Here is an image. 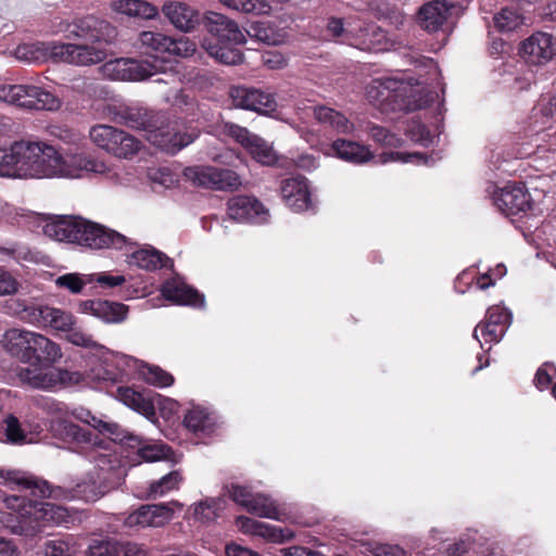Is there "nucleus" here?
<instances>
[{"instance_id":"7","label":"nucleus","mask_w":556,"mask_h":556,"mask_svg":"<svg viewBox=\"0 0 556 556\" xmlns=\"http://www.w3.org/2000/svg\"><path fill=\"white\" fill-rule=\"evenodd\" d=\"M326 30L338 42L346 43L362 51L379 52L388 49L387 37L383 30L376 26L344 24L342 18L330 17Z\"/></svg>"},{"instance_id":"17","label":"nucleus","mask_w":556,"mask_h":556,"mask_svg":"<svg viewBox=\"0 0 556 556\" xmlns=\"http://www.w3.org/2000/svg\"><path fill=\"white\" fill-rule=\"evenodd\" d=\"M0 484L11 490L27 491L39 497L51 496L52 493L47 481L18 469L0 468Z\"/></svg>"},{"instance_id":"26","label":"nucleus","mask_w":556,"mask_h":556,"mask_svg":"<svg viewBox=\"0 0 556 556\" xmlns=\"http://www.w3.org/2000/svg\"><path fill=\"white\" fill-rule=\"evenodd\" d=\"M70 33L86 41L100 42L109 41L114 36L115 29L110 23L88 15L74 23Z\"/></svg>"},{"instance_id":"10","label":"nucleus","mask_w":556,"mask_h":556,"mask_svg":"<svg viewBox=\"0 0 556 556\" xmlns=\"http://www.w3.org/2000/svg\"><path fill=\"white\" fill-rule=\"evenodd\" d=\"M89 137L98 148L121 159L131 157L140 150L141 146V142L134 136L110 125L91 127Z\"/></svg>"},{"instance_id":"25","label":"nucleus","mask_w":556,"mask_h":556,"mask_svg":"<svg viewBox=\"0 0 556 556\" xmlns=\"http://www.w3.org/2000/svg\"><path fill=\"white\" fill-rule=\"evenodd\" d=\"M127 306L104 300H86L78 305V312L89 314L106 324H119L126 319Z\"/></svg>"},{"instance_id":"16","label":"nucleus","mask_w":556,"mask_h":556,"mask_svg":"<svg viewBox=\"0 0 556 556\" xmlns=\"http://www.w3.org/2000/svg\"><path fill=\"white\" fill-rule=\"evenodd\" d=\"M520 55L532 65H545L556 55V38L545 31H535L520 46Z\"/></svg>"},{"instance_id":"24","label":"nucleus","mask_w":556,"mask_h":556,"mask_svg":"<svg viewBox=\"0 0 556 556\" xmlns=\"http://www.w3.org/2000/svg\"><path fill=\"white\" fill-rule=\"evenodd\" d=\"M281 195L286 205L294 212L313 207L308 182L305 177L298 176L285 179L281 184Z\"/></svg>"},{"instance_id":"48","label":"nucleus","mask_w":556,"mask_h":556,"mask_svg":"<svg viewBox=\"0 0 556 556\" xmlns=\"http://www.w3.org/2000/svg\"><path fill=\"white\" fill-rule=\"evenodd\" d=\"M108 492V488L94 479L85 480L76 484L74 496L85 502H94Z\"/></svg>"},{"instance_id":"53","label":"nucleus","mask_w":556,"mask_h":556,"mask_svg":"<svg viewBox=\"0 0 556 556\" xmlns=\"http://www.w3.org/2000/svg\"><path fill=\"white\" fill-rule=\"evenodd\" d=\"M66 333V340L73 345L89 349L99 355H102L105 351L103 345L94 341L92 336L83 331L80 328L72 326V329L67 330Z\"/></svg>"},{"instance_id":"36","label":"nucleus","mask_w":556,"mask_h":556,"mask_svg":"<svg viewBox=\"0 0 556 556\" xmlns=\"http://www.w3.org/2000/svg\"><path fill=\"white\" fill-rule=\"evenodd\" d=\"M111 9L128 17L152 20L157 15V8L146 0H114Z\"/></svg>"},{"instance_id":"20","label":"nucleus","mask_w":556,"mask_h":556,"mask_svg":"<svg viewBox=\"0 0 556 556\" xmlns=\"http://www.w3.org/2000/svg\"><path fill=\"white\" fill-rule=\"evenodd\" d=\"M237 526L250 535L258 536L270 543H285L294 538V532L288 527H278L249 517H238Z\"/></svg>"},{"instance_id":"19","label":"nucleus","mask_w":556,"mask_h":556,"mask_svg":"<svg viewBox=\"0 0 556 556\" xmlns=\"http://www.w3.org/2000/svg\"><path fill=\"white\" fill-rule=\"evenodd\" d=\"M205 27L219 43L241 45L245 42V35L239 25L224 14L208 12L205 16Z\"/></svg>"},{"instance_id":"49","label":"nucleus","mask_w":556,"mask_h":556,"mask_svg":"<svg viewBox=\"0 0 556 556\" xmlns=\"http://www.w3.org/2000/svg\"><path fill=\"white\" fill-rule=\"evenodd\" d=\"M224 507L223 498H206L194 505L193 514L198 520L208 522L215 520Z\"/></svg>"},{"instance_id":"4","label":"nucleus","mask_w":556,"mask_h":556,"mask_svg":"<svg viewBox=\"0 0 556 556\" xmlns=\"http://www.w3.org/2000/svg\"><path fill=\"white\" fill-rule=\"evenodd\" d=\"M13 175L24 178L55 177L56 150L41 142L16 141L13 143Z\"/></svg>"},{"instance_id":"45","label":"nucleus","mask_w":556,"mask_h":556,"mask_svg":"<svg viewBox=\"0 0 556 556\" xmlns=\"http://www.w3.org/2000/svg\"><path fill=\"white\" fill-rule=\"evenodd\" d=\"M484 545L485 539L479 535L477 532H473L472 534L467 533L455 543L450 544L445 552L447 556H463L469 552L477 554L478 547L480 548Z\"/></svg>"},{"instance_id":"62","label":"nucleus","mask_w":556,"mask_h":556,"mask_svg":"<svg viewBox=\"0 0 556 556\" xmlns=\"http://www.w3.org/2000/svg\"><path fill=\"white\" fill-rule=\"evenodd\" d=\"M223 132L233 138L243 147H248L256 135L251 134L247 128L241 127L232 122H225L222 125Z\"/></svg>"},{"instance_id":"33","label":"nucleus","mask_w":556,"mask_h":556,"mask_svg":"<svg viewBox=\"0 0 556 556\" xmlns=\"http://www.w3.org/2000/svg\"><path fill=\"white\" fill-rule=\"evenodd\" d=\"M184 425L195 435H208L213 433L216 428V418L214 414L208 412L206 408L193 405L187 410L184 418Z\"/></svg>"},{"instance_id":"34","label":"nucleus","mask_w":556,"mask_h":556,"mask_svg":"<svg viewBox=\"0 0 556 556\" xmlns=\"http://www.w3.org/2000/svg\"><path fill=\"white\" fill-rule=\"evenodd\" d=\"M331 148L340 160L357 165L367 163L374 157L367 146L352 140L337 139L332 142Z\"/></svg>"},{"instance_id":"8","label":"nucleus","mask_w":556,"mask_h":556,"mask_svg":"<svg viewBox=\"0 0 556 556\" xmlns=\"http://www.w3.org/2000/svg\"><path fill=\"white\" fill-rule=\"evenodd\" d=\"M0 102L29 110H58L60 99L48 90L35 85L0 84Z\"/></svg>"},{"instance_id":"12","label":"nucleus","mask_w":556,"mask_h":556,"mask_svg":"<svg viewBox=\"0 0 556 556\" xmlns=\"http://www.w3.org/2000/svg\"><path fill=\"white\" fill-rule=\"evenodd\" d=\"M195 139L194 134L182 131L177 122H169L163 113V121L147 135V140L169 154H175Z\"/></svg>"},{"instance_id":"3","label":"nucleus","mask_w":556,"mask_h":556,"mask_svg":"<svg viewBox=\"0 0 556 556\" xmlns=\"http://www.w3.org/2000/svg\"><path fill=\"white\" fill-rule=\"evenodd\" d=\"M35 404L50 416L49 430L54 439L64 443L70 451L88 457L101 470H104V466L110 463V455L98 451L101 443L98 435L76 425L73 420L66 419L65 403L41 396L36 400Z\"/></svg>"},{"instance_id":"38","label":"nucleus","mask_w":556,"mask_h":556,"mask_svg":"<svg viewBox=\"0 0 556 556\" xmlns=\"http://www.w3.org/2000/svg\"><path fill=\"white\" fill-rule=\"evenodd\" d=\"M312 110L319 123L328 125L334 131L345 135L353 132L354 124L342 113L325 105L313 106Z\"/></svg>"},{"instance_id":"50","label":"nucleus","mask_w":556,"mask_h":556,"mask_svg":"<svg viewBox=\"0 0 556 556\" xmlns=\"http://www.w3.org/2000/svg\"><path fill=\"white\" fill-rule=\"evenodd\" d=\"M76 552V544L72 538L48 540L42 545L45 556H73Z\"/></svg>"},{"instance_id":"2","label":"nucleus","mask_w":556,"mask_h":556,"mask_svg":"<svg viewBox=\"0 0 556 556\" xmlns=\"http://www.w3.org/2000/svg\"><path fill=\"white\" fill-rule=\"evenodd\" d=\"M41 223L43 233L58 242L74 243L91 250H123L132 244L116 230L79 216H47Z\"/></svg>"},{"instance_id":"63","label":"nucleus","mask_w":556,"mask_h":556,"mask_svg":"<svg viewBox=\"0 0 556 556\" xmlns=\"http://www.w3.org/2000/svg\"><path fill=\"white\" fill-rule=\"evenodd\" d=\"M87 281L90 283L97 282L103 289H113L122 286L126 278L123 275H112L108 271H102L87 275Z\"/></svg>"},{"instance_id":"39","label":"nucleus","mask_w":556,"mask_h":556,"mask_svg":"<svg viewBox=\"0 0 556 556\" xmlns=\"http://www.w3.org/2000/svg\"><path fill=\"white\" fill-rule=\"evenodd\" d=\"M247 510L261 518L286 519V514L280 509L279 505L271 497L264 494H253Z\"/></svg>"},{"instance_id":"9","label":"nucleus","mask_w":556,"mask_h":556,"mask_svg":"<svg viewBox=\"0 0 556 556\" xmlns=\"http://www.w3.org/2000/svg\"><path fill=\"white\" fill-rule=\"evenodd\" d=\"M164 64L157 58L153 61L118 58L105 62L100 71L102 75L112 80L140 81L152 77L156 72L163 71Z\"/></svg>"},{"instance_id":"57","label":"nucleus","mask_w":556,"mask_h":556,"mask_svg":"<svg viewBox=\"0 0 556 556\" xmlns=\"http://www.w3.org/2000/svg\"><path fill=\"white\" fill-rule=\"evenodd\" d=\"M255 88L236 86L230 89L229 97L235 108L252 111L255 100Z\"/></svg>"},{"instance_id":"59","label":"nucleus","mask_w":556,"mask_h":556,"mask_svg":"<svg viewBox=\"0 0 556 556\" xmlns=\"http://www.w3.org/2000/svg\"><path fill=\"white\" fill-rule=\"evenodd\" d=\"M506 330L505 327L481 321L473 330V338L479 340L478 331H480L485 343H498L505 336Z\"/></svg>"},{"instance_id":"21","label":"nucleus","mask_w":556,"mask_h":556,"mask_svg":"<svg viewBox=\"0 0 556 556\" xmlns=\"http://www.w3.org/2000/svg\"><path fill=\"white\" fill-rule=\"evenodd\" d=\"M118 123L143 130L146 136L163 121V113L143 106H124L115 115Z\"/></svg>"},{"instance_id":"60","label":"nucleus","mask_w":556,"mask_h":556,"mask_svg":"<svg viewBox=\"0 0 556 556\" xmlns=\"http://www.w3.org/2000/svg\"><path fill=\"white\" fill-rule=\"evenodd\" d=\"M277 109V101L274 94L263 90H255V100L253 102L252 111L263 115H270Z\"/></svg>"},{"instance_id":"61","label":"nucleus","mask_w":556,"mask_h":556,"mask_svg":"<svg viewBox=\"0 0 556 556\" xmlns=\"http://www.w3.org/2000/svg\"><path fill=\"white\" fill-rule=\"evenodd\" d=\"M483 321L507 329L511 323V313L503 306L493 305L488 308Z\"/></svg>"},{"instance_id":"27","label":"nucleus","mask_w":556,"mask_h":556,"mask_svg":"<svg viewBox=\"0 0 556 556\" xmlns=\"http://www.w3.org/2000/svg\"><path fill=\"white\" fill-rule=\"evenodd\" d=\"M162 12L175 28L185 33L193 30L200 22L198 10L186 2L166 1Z\"/></svg>"},{"instance_id":"51","label":"nucleus","mask_w":556,"mask_h":556,"mask_svg":"<svg viewBox=\"0 0 556 556\" xmlns=\"http://www.w3.org/2000/svg\"><path fill=\"white\" fill-rule=\"evenodd\" d=\"M247 34L267 45H278L281 41V36L266 22L257 21L251 23Z\"/></svg>"},{"instance_id":"30","label":"nucleus","mask_w":556,"mask_h":556,"mask_svg":"<svg viewBox=\"0 0 556 556\" xmlns=\"http://www.w3.org/2000/svg\"><path fill=\"white\" fill-rule=\"evenodd\" d=\"M87 556H148V552L137 543L106 540L94 541Z\"/></svg>"},{"instance_id":"32","label":"nucleus","mask_w":556,"mask_h":556,"mask_svg":"<svg viewBox=\"0 0 556 556\" xmlns=\"http://www.w3.org/2000/svg\"><path fill=\"white\" fill-rule=\"evenodd\" d=\"M451 8L445 0H432L420 7L418 23L428 31H437L445 23Z\"/></svg>"},{"instance_id":"54","label":"nucleus","mask_w":556,"mask_h":556,"mask_svg":"<svg viewBox=\"0 0 556 556\" xmlns=\"http://www.w3.org/2000/svg\"><path fill=\"white\" fill-rule=\"evenodd\" d=\"M88 175L102 176L108 179L117 178V173L113 166L106 164L103 160L85 154L84 177Z\"/></svg>"},{"instance_id":"1","label":"nucleus","mask_w":556,"mask_h":556,"mask_svg":"<svg viewBox=\"0 0 556 556\" xmlns=\"http://www.w3.org/2000/svg\"><path fill=\"white\" fill-rule=\"evenodd\" d=\"M2 349L24 364L37 365L23 367L17 371L22 383L35 389L52 390L73 380L78 374L52 367L62 356L61 346L42 333L24 328L5 330L0 340Z\"/></svg>"},{"instance_id":"52","label":"nucleus","mask_w":556,"mask_h":556,"mask_svg":"<svg viewBox=\"0 0 556 556\" xmlns=\"http://www.w3.org/2000/svg\"><path fill=\"white\" fill-rule=\"evenodd\" d=\"M66 419L73 420L76 419L78 421L85 422L87 425H90L100 431H108L110 433H113V427H116L115 425H109L106 422H103L96 417L91 416V413L84 408V407H70L66 404Z\"/></svg>"},{"instance_id":"55","label":"nucleus","mask_w":556,"mask_h":556,"mask_svg":"<svg viewBox=\"0 0 556 556\" xmlns=\"http://www.w3.org/2000/svg\"><path fill=\"white\" fill-rule=\"evenodd\" d=\"M139 372L147 383L159 388L169 387L174 383V377L157 366L143 365Z\"/></svg>"},{"instance_id":"14","label":"nucleus","mask_w":556,"mask_h":556,"mask_svg":"<svg viewBox=\"0 0 556 556\" xmlns=\"http://www.w3.org/2000/svg\"><path fill=\"white\" fill-rule=\"evenodd\" d=\"M105 56V51L96 46L56 42L52 47V60L73 65L87 66L100 63Z\"/></svg>"},{"instance_id":"43","label":"nucleus","mask_w":556,"mask_h":556,"mask_svg":"<svg viewBox=\"0 0 556 556\" xmlns=\"http://www.w3.org/2000/svg\"><path fill=\"white\" fill-rule=\"evenodd\" d=\"M0 442L10 444H24L26 433L22 429L18 419L9 414L0 419Z\"/></svg>"},{"instance_id":"58","label":"nucleus","mask_w":556,"mask_h":556,"mask_svg":"<svg viewBox=\"0 0 556 556\" xmlns=\"http://www.w3.org/2000/svg\"><path fill=\"white\" fill-rule=\"evenodd\" d=\"M88 283L90 282L87 281V275L77 273L65 274L55 279V285L59 288L66 289L74 294L80 293L83 288Z\"/></svg>"},{"instance_id":"37","label":"nucleus","mask_w":556,"mask_h":556,"mask_svg":"<svg viewBox=\"0 0 556 556\" xmlns=\"http://www.w3.org/2000/svg\"><path fill=\"white\" fill-rule=\"evenodd\" d=\"M495 28L504 34L513 33L527 26V17L519 7L503 8L493 17Z\"/></svg>"},{"instance_id":"5","label":"nucleus","mask_w":556,"mask_h":556,"mask_svg":"<svg viewBox=\"0 0 556 556\" xmlns=\"http://www.w3.org/2000/svg\"><path fill=\"white\" fill-rule=\"evenodd\" d=\"M417 97V90L403 80L383 77L375 78L366 86V98L371 103L387 104L393 110L416 111L426 101Z\"/></svg>"},{"instance_id":"23","label":"nucleus","mask_w":556,"mask_h":556,"mask_svg":"<svg viewBox=\"0 0 556 556\" xmlns=\"http://www.w3.org/2000/svg\"><path fill=\"white\" fill-rule=\"evenodd\" d=\"M173 509L167 504L142 505L125 519L127 527H162L173 517Z\"/></svg>"},{"instance_id":"41","label":"nucleus","mask_w":556,"mask_h":556,"mask_svg":"<svg viewBox=\"0 0 556 556\" xmlns=\"http://www.w3.org/2000/svg\"><path fill=\"white\" fill-rule=\"evenodd\" d=\"M236 45L231 43H213L211 39H204L203 48L207 53L218 60L220 63L227 65H235L242 61V53L239 49L235 48Z\"/></svg>"},{"instance_id":"6","label":"nucleus","mask_w":556,"mask_h":556,"mask_svg":"<svg viewBox=\"0 0 556 556\" xmlns=\"http://www.w3.org/2000/svg\"><path fill=\"white\" fill-rule=\"evenodd\" d=\"M4 504L18 515L21 528H25L26 532L31 534L39 530L41 522L59 525L68 517L62 506L27 500L24 495H9L4 497Z\"/></svg>"},{"instance_id":"28","label":"nucleus","mask_w":556,"mask_h":556,"mask_svg":"<svg viewBox=\"0 0 556 556\" xmlns=\"http://www.w3.org/2000/svg\"><path fill=\"white\" fill-rule=\"evenodd\" d=\"M162 295L175 304L201 307L204 296L188 286L180 277L166 280L162 286Z\"/></svg>"},{"instance_id":"47","label":"nucleus","mask_w":556,"mask_h":556,"mask_svg":"<svg viewBox=\"0 0 556 556\" xmlns=\"http://www.w3.org/2000/svg\"><path fill=\"white\" fill-rule=\"evenodd\" d=\"M219 2L232 11L245 14H267L271 9L266 0H219Z\"/></svg>"},{"instance_id":"22","label":"nucleus","mask_w":556,"mask_h":556,"mask_svg":"<svg viewBox=\"0 0 556 556\" xmlns=\"http://www.w3.org/2000/svg\"><path fill=\"white\" fill-rule=\"evenodd\" d=\"M533 131L543 141L556 132V93L543 96L532 114Z\"/></svg>"},{"instance_id":"15","label":"nucleus","mask_w":556,"mask_h":556,"mask_svg":"<svg viewBox=\"0 0 556 556\" xmlns=\"http://www.w3.org/2000/svg\"><path fill=\"white\" fill-rule=\"evenodd\" d=\"M227 216L238 223L266 224L269 211L254 197L236 195L227 202Z\"/></svg>"},{"instance_id":"18","label":"nucleus","mask_w":556,"mask_h":556,"mask_svg":"<svg viewBox=\"0 0 556 556\" xmlns=\"http://www.w3.org/2000/svg\"><path fill=\"white\" fill-rule=\"evenodd\" d=\"M494 205L505 215H514L531 208V197L523 186L506 185L492 193Z\"/></svg>"},{"instance_id":"31","label":"nucleus","mask_w":556,"mask_h":556,"mask_svg":"<svg viewBox=\"0 0 556 556\" xmlns=\"http://www.w3.org/2000/svg\"><path fill=\"white\" fill-rule=\"evenodd\" d=\"M35 327L51 328L55 331L66 332L76 325V318L70 312L48 305H40Z\"/></svg>"},{"instance_id":"56","label":"nucleus","mask_w":556,"mask_h":556,"mask_svg":"<svg viewBox=\"0 0 556 556\" xmlns=\"http://www.w3.org/2000/svg\"><path fill=\"white\" fill-rule=\"evenodd\" d=\"M182 477L179 471H172L161 479L153 481L149 488V494L153 497L163 496L172 490L178 489Z\"/></svg>"},{"instance_id":"40","label":"nucleus","mask_w":556,"mask_h":556,"mask_svg":"<svg viewBox=\"0 0 556 556\" xmlns=\"http://www.w3.org/2000/svg\"><path fill=\"white\" fill-rule=\"evenodd\" d=\"M85 153L66 154L56 152L55 177L81 178L84 177Z\"/></svg>"},{"instance_id":"13","label":"nucleus","mask_w":556,"mask_h":556,"mask_svg":"<svg viewBox=\"0 0 556 556\" xmlns=\"http://www.w3.org/2000/svg\"><path fill=\"white\" fill-rule=\"evenodd\" d=\"M139 48L143 53L149 55L148 61H153L154 58L161 59L159 54L169 53L187 56L194 51L192 45L187 40H174L161 33L156 31H142L139 35Z\"/></svg>"},{"instance_id":"35","label":"nucleus","mask_w":556,"mask_h":556,"mask_svg":"<svg viewBox=\"0 0 556 556\" xmlns=\"http://www.w3.org/2000/svg\"><path fill=\"white\" fill-rule=\"evenodd\" d=\"M116 397L126 406L143 415L148 419L155 417V408L150 400L143 393H140L128 387H119L116 391Z\"/></svg>"},{"instance_id":"42","label":"nucleus","mask_w":556,"mask_h":556,"mask_svg":"<svg viewBox=\"0 0 556 556\" xmlns=\"http://www.w3.org/2000/svg\"><path fill=\"white\" fill-rule=\"evenodd\" d=\"M56 42L22 43L15 49V56L25 62H39L46 58L52 59V47Z\"/></svg>"},{"instance_id":"64","label":"nucleus","mask_w":556,"mask_h":556,"mask_svg":"<svg viewBox=\"0 0 556 556\" xmlns=\"http://www.w3.org/2000/svg\"><path fill=\"white\" fill-rule=\"evenodd\" d=\"M367 551L372 556H410L408 552L399 545L369 543Z\"/></svg>"},{"instance_id":"11","label":"nucleus","mask_w":556,"mask_h":556,"mask_svg":"<svg viewBox=\"0 0 556 556\" xmlns=\"http://www.w3.org/2000/svg\"><path fill=\"white\" fill-rule=\"evenodd\" d=\"M184 176L193 185L215 190H236L242 182L240 176L227 168L214 166H191L184 170Z\"/></svg>"},{"instance_id":"46","label":"nucleus","mask_w":556,"mask_h":556,"mask_svg":"<svg viewBox=\"0 0 556 556\" xmlns=\"http://www.w3.org/2000/svg\"><path fill=\"white\" fill-rule=\"evenodd\" d=\"M252 157L263 165H274L277 161V154L273 147L258 136L247 147Z\"/></svg>"},{"instance_id":"29","label":"nucleus","mask_w":556,"mask_h":556,"mask_svg":"<svg viewBox=\"0 0 556 556\" xmlns=\"http://www.w3.org/2000/svg\"><path fill=\"white\" fill-rule=\"evenodd\" d=\"M127 239L130 240L132 244L122 251L126 254L127 263L129 265L137 266L138 268L149 271L160 269L164 266L165 261L167 260L165 254L152 247L137 249L138 244L132 239Z\"/></svg>"},{"instance_id":"44","label":"nucleus","mask_w":556,"mask_h":556,"mask_svg":"<svg viewBox=\"0 0 556 556\" xmlns=\"http://www.w3.org/2000/svg\"><path fill=\"white\" fill-rule=\"evenodd\" d=\"M5 307L8 313L17 317L24 323L35 326L37 323V314L40 305L29 303L18 298H12L7 301Z\"/></svg>"}]
</instances>
